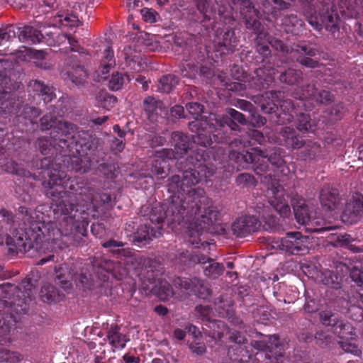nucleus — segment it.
I'll use <instances>...</instances> for the list:
<instances>
[{
    "label": "nucleus",
    "mask_w": 363,
    "mask_h": 363,
    "mask_svg": "<svg viewBox=\"0 0 363 363\" xmlns=\"http://www.w3.org/2000/svg\"><path fill=\"white\" fill-rule=\"evenodd\" d=\"M29 91H33L42 97L45 103L51 101L55 97L53 87L48 86L43 82L38 80H33L28 84Z\"/></svg>",
    "instance_id": "obj_23"
},
{
    "label": "nucleus",
    "mask_w": 363,
    "mask_h": 363,
    "mask_svg": "<svg viewBox=\"0 0 363 363\" xmlns=\"http://www.w3.org/2000/svg\"><path fill=\"white\" fill-rule=\"evenodd\" d=\"M237 46V40L235 37V33L233 30L226 31L223 38V41L218 43L216 47V51L220 52V55L228 54L235 50Z\"/></svg>",
    "instance_id": "obj_27"
},
{
    "label": "nucleus",
    "mask_w": 363,
    "mask_h": 363,
    "mask_svg": "<svg viewBox=\"0 0 363 363\" xmlns=\"http://www.w3.org/2000/svg\"><path fill=\"white\" fill-rule=\"evenodd\" d=\"M114 65L115 60L113 58V50L110 47H108L104 51L100 67L97 71L99 77L101 79H106V74L109 72L110 69Z\"/></svg>",
    "instance_id": "obj_28"
},
{
    "label": "nucleus",
    "mask_w": 363,
    "mask_h": 363,
    "mask_svg": "<svg viewBox=\"0 0 363 363\" xmlns=\"http://www.w3.org/2000/svg\"><path fill=\"white\" fill-rule=\"evenodd\" d=\"M1 40L3 41H9L16 36V32L14 28L12 26H9L6 28L0 30Z\"/></svg>",
    "instance_id": "obj_54"
},
{
    "label": "nucleus",
    "mask_w": 363,
    "mask_h": 363,
    "mask_svg": "<svg viewBox=\"0 0 363 363\" xmlns=\"http://www.w3.org/2000/svg\"><path fill=\"white\" fill-rule=\"evenodd\" d=\"M326 9H325L320 13V16L318 17L316 16H311L308 17V23L314 27L315 29L320 30L323 27H324L327 30L334 33L337 30H338V21L339 17L337 13L333 9V6L330 5L325 6Z\"/></svg>",
    "instance_id": "obj_15"
},
{
    "label": "nucleus",
    "mask_w": 363,
    "mask_h": 363,
    "mask_svg": "<svg viewBox=\"0 0 363 363\" xmlns=\"http://www.w3.org/2000/svg\"><path fill=\"white\" fill-rule=\"evenodd\" d=\"M238 159L243 160L246 164H252L254 171L258 175L267 173L269 164L277 168L281 167L284 164V160L279 154L274 152L268 155L257 148H253L251 152H246L245 154H239Z\"/></svg>",
    "instance_id": "obj_8"
},
{
    "label": "nucleus",
    "mask_w": 363,
    "mask_h": 363,
    "mask_svg": "<svg viewBox=\"0 0 363 363\" xmlns=\"http://www.w3.org/2000/svg\"><path fill=\"white\" fill-rule=\"evenodd\" d=\"M46 173L49 177L48 182L45 181L49 187L46 194L52 199L53 212L58 223H63L64 226L67 223L68 227H72L74 231L83 235L84 229L77 218V194L69 191L74 190V181L67 179L65 173L60 170H48Z\"/></svg>",
    "instance_id": "obj_4"
},
{
    "label": "nucleus",
    "mask_w": 363,
    "mask_h": 363,
    "mask_svg": "<svg viewBox=\"0 0 363 363\" xmlns=\"http://www.w3.org/2000/svg\"><path fill=\"white\" fill-rule=\"evenodd\" d=\"M144 107L148 117L152 120L154 114L158 113L159 110H162V103L160 101L156 100L153 97H147L144 100Z\"/></svg>",
    "instance_id": "obj_34"
},
{
    "label": "nucleus",
    "mask_w": 363,
    "mask_h": 363,
    "mask_svg": "<svg viewBox=\"0 0 363 363\" xmlns=\"http://www.w3.org/2000/svg\"><path fill=\"white\" fill-rule=\"evenodd\" d=\"M275 74V72H272L266 68H259L255 71L252 76L246 77L245 84L234 82L229 84L226 83L225 86L228 90L233 91H240L247 87L259 90L267 87Z\"/></svg>",
    "instance_id": "obj_12"
},
{
    "label": "nucleus",
    "mask_w": 363,
    "mask_h": 363,
    "mask_svg": "<svg viewBox=\"0 0 363 363\" xmlns=\"http://www.w3.org/2000/svg\"><path fill=\"white\" fill-rule=\"evenodd\" d=\"M269 245L272 249L291 255H305L312 246V238L300 232L288 233L285 238L273 239Z\"/></svg>",
    "instance_id": "obj_9"
},
{
    "label": "nucleus",
    "mask_w": 363,
    "mask_h": 363,
    "mask_svg": "<svg viewBox=\"0 0 363 363\" xmlns=\"http://www.w3.org/2000/svg\"><path fill=\"white\" fill-rule=\"evenodd\" d=\"M296 127L298 130L303 133L314 131V124L310 120L309 116L307 114H300L297 118Z\"/></svg>",
    "instance_id": "obj_37"
},
{
    "label": "nucleus",
    "mask_w": 363,
    "mask_h": 363,
    "mask_svg": "<svg viewBox=\"0 0 363 363\" xmlns=\"http://www.w3.org/2000/svg\"><path fill=\"white\" fill-rule=\"evenodd\" d=\"M163 234V228L161 226L156 227L148 226L147 225H140L135 233V240L137 242H143L152 238H157Z\"/></svg>",
    "instance_id": "obj_24"
},
{
    "label": "nucleus",
    "mask_w": 363,
    "mask_h": 363,
    "mask_svg": "<svg viewBox=\"0 0 363 363\" xmlns=\"http://www.w3.org/2000/svg\"><path fill=\"white\" fill-rule=\"evenodd\" d=\"M190 348L193 352L197 354H202L206 352L205 345L200 342L191 344Z\"/></svg>",
    "instance_id": "obj_60"
},
{
    "label": "nucleus",
    "mask_w": 363,
    "mask_h": 363,
    "mask_svg": "<svg viewBox=\"0 0 363 363\" xmlns=\"http://www.w3.org/2000/svg\"><path fill=\"white\" fill-rule=\"evenodd\" d=\"M320 281L325 285L333 288H339L342 281V275L335 274L330 270H325L321 273Z\"/></svg>",
    "instance_id": "obj_31"
},
{
    "label": "nucleus",
    "mask_w": 363,
    "mask_h": 363,
    "mask_svg": "<svg viewBox=\"0 0 363 363\" xmlns=\"http://www.w3.org/2000/svg\"><path fill=\"white\" fill-rule=\"evenodd\" d=\"M72 125L67 122L58 121L57 125L54 128L51 132L52 141L43 138L38 140L37 145L42 154L47 155L49 153L52 147H55V145H58L62 150L66 147L69 150L71 156L77 157L80 155L79 151L77 148L78 145L82 147V144H78L76 142L75 150L76 152L73 150V147L71 146L72 142L69 141V138L68 135L70 134V130H72Z\"/></svg>",
    "instance_id": "obj_6"
},
{
    "label": "nucleus",
    "mask_w": 363,
    "mask_h": 363,
    "mask_svg": "<svg viewBox=\"0 0 363 363\" xmlns=\"http://www.w3.org/2000/svg\"><path fill=\"white\" fill-rule=\"evenodd\" d=\"M125 62L130 70L135 72H138L141 69V64L139 61L138 56L130 57V56L125 57Z\"/></svg>",
    "instance_id": "obj_52"
},
{
    "label": "nucleus",
    "mask_w": 363,
    "mask_h": 363,
    "mask_svg": "<svg viewBox=\"0 0 363 363\" xmlns=\"http://www.w3.org/2000/svg\"><path fill=\"white\" fill-rule=\"evenodd\" d=\"M267 196L270 205L283 217L288 216L291 208L288 203V196L282 186L277 181H272L267 187Z\"/></svg>",
    "instance_id": "obj_13"
},
{
    "label": "nucleus",
    "mask_w": 363,
    "mask_h": 363,
    "mask_svg": "<svg viewBox=\"0 0 363 363\" xmlns=\"http://www.w3.org/2000/svg\"><path fill=\"white\" fill-rule=\"evenodd\" d=\"M199 171L197 172H200V176L204 177L206 178L210 177L216 172V167L211 162H206L202 165V167L199 169Z\"/></svg>",
    "instance_id": "obj_51"
},
{
    "label": "nucleus",
    "mask_w": 363,
    "mask_h": 363,
    "mask_svg": "<svg viewBox=\"0 0 363 363\" xmlns=\"http://www.w3.org/2000/svg\"><path fill=\"white\" fill-rule=\"evenodd\" d=\"M120 330L121 328L118 325H111L106 332V340L113 352L123 349L129 341V338Z\"/></svg>",
    "instance_id": "obj_18"
},
{
    "label": "nucleus",
    "mask_w": 363,
    "mask_h": 363,
    "mask_svg": "<svg viewBox=\"0 0 363 363\" xmlns=\"http://www.w3.org/2000/svg\"><path fill=\"white\" fill-rule=\"evenodd\" d=\"M267 42L271 45L272 48H274L277 50H280L281 52H297L298 54H304L309 56H314L316 53V50L311 46L307 45H296L295 47H291L289 48L287 46L284 45V44L278 39L270 38L269 37L267 38Z\"/></svg>",
    "instance_id": "obj_19"
},
{
    "label": "nucleus",
    "mask_w": 363,
    "mask_h": 363,
    "mask_svg": "<svg viewBox=\"0 0 363 363\" xmlns=\"http://www.w3.org/2000/svg\"><path fill=\"white\" fill-rule=\"evenodd\" d=\"M188 112L195 118V121L189 123V129L194 134L192 140L194 143L206 147L211 145L212 138L211 133L223 128L224 124H228L227 116L209 113L208 116H203L201 119L198 117L203 113V106L198 103H189L186 104Z\"/></svg>",
    "instance_id": "obj_5"
},
{
    "label": "nucleus",
    "mask_w": 363,
    "mask_h": 363,
    "mask_svg": "<svg viewBox=\"0 0 363 363\" xmlns=\"http://www.w3.org/2000/svg\"><path fill=\"white\" fill-rule=\"evenodd\" d=\"M21 360V357L17 352H10L0 347V361L16 363Z\"/></svg>",
    "instance_id": "obj_45"
},
{
    "label": "nucleus",
    "mask_w": 363,
    "mask_h": 363,
    "mask_svg": "<svg viewBox=\"0 0 363 363\" xmlns=\"http://www.w3.org/2000/svg\"><path fill=\"white\" fill-rule=\"evenodd\" d=\"M178 84L177 78L173 74L163 76L159 81L158 90L162 92L169 93Z\"/></svg>",
    "instance_id": "obj_33"
},
{
    "label": "nucleus",
    "mask_w": 363,
    "mask_h": 363,
    "mask_svg": "<svg viewBox=\"0 0 363 363\" xmlns=\"http://www.w3.org/2000/svg\"><path fill=\"white\" fill-rule=\"evenodd\" d=\"M166 160H169V159L165 157L160 158V157H157V152L155 153V159H154L152 167V172L153 174H155L157 176L160 175L162 177H165L166 166L164 164L166 163Z\"/></svg>",
    "instance_id": "obj_40"
},
{
    "label": "nucleus",
    "mask_w": 363,
    "mask_h": 363,
    "mask_svg": "<svg viewBox=\"0 0 363 363\" xmlns=\"http://www.w3.org/2000/svg\"><path fill=\"white\" fill-rule=\"evenodd\" d=\"M228 113L230 118H229L228 116H226L228 118V124H227V125L231 130H236V128L238 126L234 122H233L231 121V119L237 121L238 122H239L241 124L246 123V120H245L244 115L242 113L238 112V111H236L233 108H229L228 110ZM223 116H225L224 115H223ZM225 125H226V123L224 124V125L223 127H224Z\"/></svg>",
    "instance_id": "obj_38"
},
{
    "label": "nucleus",
    "mask_w": 363,
    "mask_h": 363,
    "mask_svg": "<svg viewBox=\"0 0 363 363\" xmlns=\"http://www.w3.org/2000/svg\"><path fill=\"white\" fill-rule=\"evenodd\" d=\"M315 340L320 346H330L332 343V337L325 332L317 333Z\"/></svg>",
    "instance_id": "obj_53"
},
{
    "label": "nucleus",
    "mask_w": 363,
    "mask_h": 363,
    "mask_svg": "<svg viewBox=\"0 0 363 363\" xmlns=\"http://www.w3.org/2000/svg\"><path fill=\"white\" fill-rule=\"evenodd\" d=\"M320 201L324 207L329 210L335 208L340 202V198L337 189L330 186H324L320 194Z\"/></svg>",
    "instance_id": "obj_22"
},
{
    "label": "nucleus",
    "mask_w": 363,
    "mask_h": 363,
    "mask_svg": "<svg viewBox=\"0 0 363 363\" xmlns=\"http://www.w3.org/2000/svg\"><path fill=\"white\" fill-rule=\"evenodd\" d=\"M236 183L241 186H255V181L254 177L248 173L239 174L236 178Z\"/></svg>",
    "instance_id": "obj_49"
},
{
    "label": "nucleus",
    "mask_w": 363,
    "mask_h": 363,
    "mask_svg": "<svg viewBox=\"0 0 363 363\" xmlns=\"http://www.w3.org/2000/svg\"><path fill=\"white\" fill-rule=\"evenodd\" d=\"M98 106L106 109L112 108L116 102V98L108 94L106 91H101L96 96Z\"/></svg>",
    "instance_id": "obj_35"
},
{
    "label": "nucleus",
    "mask_w": 363,
    "mask_h": 363,
    "mask_svg": "<svg viewBox=\"0 0 363 363\" xmlns=\"http://www.w3.org/2000/svg\"><path fill=\"white\" fill-rule=\"evenodd\" d=\"M333 332L340 338L349 339L353 338L355 335L353 327L348 323H345L342 320L335 326L333 329Z\"/></svg>",
    "instance_id": "obj_32"
},
{
    "label": "nucleus",
    "mask_w": 363,
    "mask_h": 363,
    "mask_svg": "<svg viewBox=\"0 0 363 363\" xmlns=\"http://www.w3.org/2000/svg\"><path fill=\"white\" fill-rule=\"evenodd\" d=\"M172 204V201L167 206V211H165L166 204L160 205L155 204L154 207L152 208L151 211L149 215V219L152 224H154L156 229V227L161 226L162 228V223L164 220V218H167V223L171 225L172 228L174 229L175 226V223L180 224L182 222H189L191 218L189 216H186V211L185 208H182L179 204H177V208H174L173 212L169 210L170 206Z\"/></svg>",
    "instance_id": "obj_10"
},
{
    "label": "nucleus",
    "mask_w": 363,
    "mask_h": 363,
    "mask_svg": "<svg viewBox=\"0 0 363 363\" xmlns=\"http://www.w3.org/2000/svg\"><path fill=\"white\" fill-rule=\"evenodd\" d=\"M337 344L345 352L351 353L356 356L361 354V350L354 343L350 342H338Z\"/></svg>",
    "instance_id": "obj_50"
},
{
    "label": "nucleus",
    "mask_w": 363,
    "mask_h": 363,
    "mask_svg": "<svg viewBox=\"0 0 363 363\" xmlns=\"http://www.w3.org/2000/svg\"><path fill=\"white\" fill-rule=\"evenodd\" d=\"M223 271L224 267L222 264L211 261V263L205 267L204 274L207 277L216 278L221 275Z\"/></svg>",
    "instance_id": "obj_44"
},
{
    "label": "nucleus",
    "mask_w": 363,
    "mask_h": 363,
    "mask_svg": "<svg viewBox=\"0 0 363 363\" xmlns=\"http://www.w3.org/2000/svg\"><path fill=\"white\" fill-rule=\"evenodd\" d=\"M140 13L143 20L150 23L157 22L160 18L158 13L152 9L144 8L140 10Z\"/></svg>",
    "instance_id": "obj_48"
},
{
    "label": "nucleus",
    "mask_w": 363,
    "mask_h": 363,
    "mask_svg": "<svg viewBox=\"0 0 363 363\" xmlns=\"http://www.w3.org/2000/svg\"><path fill=\"white\" fill-rule=\"evenodd\" d=\"M363 216V195L354 193L348 200L342 215L343 222L352 224Z\"/></svg>",
    "instance_id": "obj_16"
},
{
    "label": "nucleus",
    "mask_w": 363,
    "mask_h": 363,
    "mask_svg": "<svg viewBox=\"0 0 363 363\" xmlns=\"http://www.w3.org/2000/svg\"><path fill=\"white\" fill-rule=\"evenodd\" d=\"M297 61L306 67L314 68L318 66L317 61L307 57H298Z\"/></svg>",
    "instance_id": "obj_58"
},
{
    "label": "nucleus",
    "mask_w": 363,
    "mask_h": 363,
    "mask_svg": "<svg viewBox=\"0 0 363 363\" xmlns=\"http://www.w3.org/2000/svg\"><path fill=\"white\" fill-rule=\"evenodd\" d=\"M55 18H57L59 23L65 26L76 27L80 24V21L75 14L69 15L59 13L57 16H55Z\"/></svg>",
    "instance_id": "obj_42"
},
{
    "label": "nucleus",
    "mask_w": 363,
    "mask_h": 363,
    "mask_svg": "<svg viewBox=\"0 0 363 363\" xmlns=\"http://www.w3.org/2000/svg\"><path fill=\"white\" fill-rule=\"evenodd\" d=\"M267 344L270 347L269 348H267V350L269 352H272L274 349L278 348L280 345L279 343V338L277 335H271L269 337V341L267 342Z\"/></svg>",
    "instance_id": "obj_61"
},
{
    "label": "nucleus",
    "mask_w": 363,
    "mask_h": 363,
    "mask_svg": "<svg viewBox=\"0 0 363 363\" xmlns=\"http://www.w3.org/2000/svg\"><path fill=\"white\" fill-rule=\"evenodd\" d=\"M40 297L44 302L58 301L62 298L58 290L50 284L44 285L42 287Z\"/></svg>",
    "instance_id": "obj_30"
},
{
    "label": "nucleus",
    "mask_w": 363,
    "mask_h": 363,
    "mask_svg": "<svg viewBox=\"0 0 363 363\" xmlns=\"http://www.w3.org/2000/svg\"><path fill=\"white\" fill-rule=\"evenodd\" d=\"M59 271H56V276L59 281V283L60 284V286L64 289H68L71 287V283L69 281L67 280V277H65V275H62V274H58Z\"/></svg>",
    "instance_id": "obj_59"
},
{
    "label": "nucleus",
    "mask_w": 363,
    "mask_h": 363,
    "mask_svg": "<svg viewBox=\"0 0 363 363\" xmlns=\"http://www.w3.org/2000/svg\"><path fill=\"white\" fill-rule=\"evenodd\" d=\"M201 179L200 172L194 169L184 171L182 176L174 175L171 177L168 184V191L173 195L171 196L172 204L169 210L174 213L173 209L179 204L185 208L186 216L195 220L196 233L200 235V231L213 225L219 217L218 208L212 204L206 203L201 211V204L206 198L203 196L204 190L202 188L192 186L199 183Z\"/></svg>",
    "instance_id": "obj_3"
},
{
    "label": "nucleus",
    "mask_w": 363,
    "mask_h": 363,
    "mask_svg": "<svg viewBox=\"0 0 363 363\" xmlns=\"http://www.w3.org/2000/svg\"><path fill=\"white\" fill-rule=\"evenodd\" d=\"M171 114L176 118L184 117V109L182 106L176 105L171 108Z\"/></svg>",
    "instance_id": "obj_63"
},
{
    "label": "nucleus",
    "mask_w": 363,
    "mask_h": 363,
    "mask_svg": "<svg viewBox=\"0 0 363 363\" xmlns=\"http://www.w3.org/2000/svg\"><path fill=\"white\" fill-rule=\"evenodd\" d=\"M19 212L24 215V228L16 230L11 236H7L6 244L9 251L12 253L26 252L31 248L37 250H53L61 247L62 236L78 237L79 233L72 227L64 226L63 223L59 227L55 223H44L40 220L42 213L35 211H28L21 206Z\"/></svg>",
    "instance_id": "obj_2"
},
{
    "label": "nucleus",
    "mask_w": 363,
    "mask_h": 363,
    "mask_svg": "<svg viewBox=\"0 0 363 363\" xmlns=\"http://www.w3.org/2000/svg\"><path fill=\"white\" fill-rule=\"evenodd\" d=\"M204 152L205 150L203 149H196L188 157V162L194 167L200 169L206 161Z\"/></svg>",
    "instance_id": "obj_36"
},
{
    "label": "nucleus",
    "mask_w": 363,
    "mask_h": 363,
    "mask_svg": "<svg viewBox=\"0 0 363 363\" xmlns=\"http://www.w3.org/2000/svg\"><path fill=\"white\" fill-rule=\"evenodd\" d=\"M61 76L65 81H70L73 84L79 85L86 81L87 73L82 66H68L62 71Z\"/></svg>",
    "instance_id": "obj_20"
},
{
    "label": "nucleus",
    "mask_w": 363,
    "mask_h": 363,
    "mask_svg": "<svg viewBox=\"0 0 363 363\" xmlns=\"http://www.w3.org/2000/svg\"><path fill=\"white\" fill-rule=\"evenodd\" d=\"M280 143L293 149H298L303 145V140L296 135L295 131L290 127H284L280 132Z\"/></svg>",
    "instance_id": "obj_25"
},
{
    "label": "nucleus",
    "mask_w": 363,
    "mask_h": 363,
    "mask_svg": "<svg viewBox=\"0 0 363 363\" xmlns=\"http://www.w3.org/2000/svg\"><path fill=\"white\" fill-rule=\"evenodd\" d=\"M295 98L301 100L312 99L317 103L323 104L331 100V95L328 91H318L313 86H308L306 89H301L300 94H295Z\"/></svg>",
    "instance_id": "obj_21"
},
{
    "label": "nucleus",
    "mask_w": 363,
    "mask_h": 363,
    "mask_svg": "<svg viewBox=\"0 0 363 363\" xmlns=\"http://www.w3.org/2000/svg\"><path fill=\"white\" fill-rule=\"evenodd\" d=\"M350 277L359 286L363 284V272L360 269L354 268L350 272Z\"/></svg>",
    "instance_id": "obj_56"
},
{
    "label": "nucleus",
    "mask_w": 363,
    "mask_h": 363,
    "mask_svg": "<svg viewBox=\"0 0 363 363\" xmlns=\"http://www.w3.org/2000/svg\"><path fill=\"white\" fill-rule=\"evenodd\" d=\"M40 113L38 108L26 106L20 114L17 115V120L21 122V119H28L30 122L32 120L37 118Z\"/></svg>",
    "instance_id": "obj_43"
},
{
    "label": "nucleus",
    "mask_w": 363,
    "mask_h": 363,
    "mask_svg": "<svg viewBox=\"0 0 363 363\" xmlns=\"http://www.w3.org/2000/svg\"><path fill=\"white\" fill-rule=\"evenodd\" d=\"M4 169L9 173L18 174L22 177H26L27 174H29L12 160L8 161L6 164H5Z\"/></svg>",
    "instance_id": "obj_46"
},
{
    "label": "nucleus",
    "mask_w": 363,
    "mask_h": 363,
    "mask_svg": "<svg viewBox=\"0 0 363 363\" xmlns=\"http://www.w3.org/2000/svg\"><path fill=\"white\" fill-rule=\"evenodd\" d=\"M55 121L53 119L52 116H44L40 119V125L41 128L43 130H49L53 127Z\"/></svg>",
    "instance_id": "obj_55"
},
{
    "label": "nucleus",
    "mask_w": 363,
    "mask_h": 363,
    "mask_svg": "<svg viewBox=\"0 0 363 363\" xmlns=\"http://www.w3.org/2000/svg\"><path fill=\"white\" fill-rule=\"evenodd\" d=\"M294 211L296 221L301 225H308L313 226L314 219L311 216L308 206L305 204L304 201H298L297 205H294Z\"/></svg>",
    "instance_id": "obj_26"
},
{
    "label": "nucleus",
    "mask_w": 363,
    "mask_h": 363,
    "mask_svg": "<svg viewBox=\"0 0 363 363\" xmlns=\"http://www.w3.org/2000/svg\"><path fill=\"white\" fill-rule=\"evenodd\" d=\"M124 245L123 242L113 239L102 243V246L106 248H118L117 250H113L112 252L117 254L120 257H124V262L127 265L128 269L135 272L140 282L141 289L145 294L152 293L162 301H167L174 296L182 298L186 291L198 294L203 298H206L210 294L208 286L205 285L203 281L197 278H178L174 281V286L175 287H179L180 291L178 293L174 291L167 282L159 281L157 277L160 273L158 271L153 270L151 266L147 265L149 261L139 256L129 248L120 249Z\"/></svg>",
    "instance_id": "obj_1"
},
{
    "label": "nucleus",
    "mask_w": 363,
    "mask_h": 363,
    "mask_svg": "<svg viewBox=\"0 0 363 363\" xmlns=\"http://www.w3.org/2000/svg\"><path fill=\"white\" fill-rule=\"evenodd\" d=\"M252 346L259 350L266 351L267 350V348H269L270 347L267 344L265 341L261 340L257 341L255 340L252 341L251 343Z\"/></svg>",
    "instance_id": "obj_64"
},
{
    "label": "nucleus",
    "mask_w": 363,
    "mask_h": 363,
    "mask_svg": "<svg viewBox=\"0 0 363 363\" xmlns=\"http://www.w3.org/2000/svg\"><path fill=\"white\" fill-rule=\"evenodd\" d=\"M130 80V78L128 75L124 77L122 74L116 72V74H113L109 81V88L113 91H118L123 86V84Z\"/></svg>",
    "instance_id": "obj_39"
},
{
    "label": "nucleus",
    "mask_w": 363,
    "mask_h": 363,
    "mask_svg": "<svg viewBox=\"0 0 363 363\" xmlns=\"http://www.w3.org/2000/svg\"><path fill=\"white\" fill-rule=\"evenodd\" d=\"M18 38L23 42H30L32 43H40L43 38L41 31L34 29L33 27L27 26L21 30Z\"/></svg>",
    "instance_id": "obj_29"
},
{
    "label": "nucleus",
    "mask_w": 363,
    "mask_h": 363,
    "mask_svg": "<svg viewBox=\"0 0 363 363\" xmlns=\"http://www.w3.org/2000/svg\"><path fill=\"white\" fill-rule=\"evenodd\" d=\"M12 69L11 60L0 59V113L17 114L21 108L20 102L11 97L9 86L11 80L8 73Z\"/></svg>",
    "instance_id": "obj_7"
},
{
    "label": "nucleus",
    "mask_w": 363,
    "mask_h": 363,
    "mask_svg": "<svg viewBox=\"0 0 363 363\" xmlns=\"http://www.w3.org/2000/svg\"><path fill=\"white\" fill-rule=\"evenodd\" d=\"M235 106L240 108V109L247 111H251L252 108V104L250 102L243 99L238 100Z\"/></svg>",
    "instance_id": "obj_62"
},
{
    "label": "nucleus",
    "mask_w": 363,
    "mask_h": 363,
    "mask_svg": "<svg viewBox=\"0 0 363 363\" xmlns=\"http://www.w3.org/2000/svg\"><path fill=\"white\" fill-rule=\"evenodd\" d=\"M58 40L61 42H64L65 40H67L69 45H70L71 50L76 51V47L77 45V41L70 35L67 34H62L60 35H58Z\"/></svg>",
    "instance_id": "obj_57"
},
{
    "label": "nucleus",
    "mask_w": 363,
    "mask_h": 363,
    "mask_svg": "<svg viewBox=\"0 0 363 363\" xmlns=\"http://www.w3.org/2000/svg\"><path fill=\"white\" fill-rule=\"evenodd\" d=\"M301 77V72L294 69H289L279 75V79L282 82L289 84L296 83Z\"/></svg>",
    "instance_id": "obj_41"
},
{
    "label": "nucleus",
    "mask_w": 363,
    "mask_h": 363,
    "mask_svg": "<svg viewBox=\"0 0 363 363\" xmlns=\"http://www.w3.org/2000/svg\"><path fill=\"white\" fill-rule=\"evenodd\" d=\"M260 222L255 216H247L239 218L232 225V231L238 237H245L251 232L257 231Z\"/></svg>",
    "instance_id": "obj_17"
},
{
    "label": "nucleus",
    "mask_w": 363,
    "mask_h": 363,
    "mask_svg": "<svg viewBox=\"0 0 363 363\" xmlns=\"http://www.w3.org/2000/svg\"><path fill=\"white\" fill-rule=\"evenodd\" d=\"M320 320L325 325L333 326V329L340 322L337 317L330 311H323L320 314Z\"/></svg>",
    "instance_id": "obj_47"
},
{
    "label": "nucleus",
    "mask_w": 363,
    "mask_h": 363,
    "mask_svg": "<svg viewBox=\"0 0 363 363\" xmlns=\"http://www.w3.org/2000/svg\"><path fill=\"white\" fill-rule=\"evenodd\" d=\"M282 97V93L280 91L265 92L262 96L260 106L262 110L266 113H275L280 108L283 114L286 116V120L289 121L293 117L291 113L294 111V107L291 99L283 100Z\"/></svg>",
    "instance_id": "obj_11"
},
{
    "label": "nucleus",
    "mask_w": 363,
    "mask_h": 363,
    "mask_svg": "<svg viewBox=\"0 0 363 363\" xmlns=\"http://www.w3.org/2000/svg\"><path fill=\"white\" fill-rule=\"evenodd\" d=\"M172 144L174 150L162 149L157 151V157H167L168 159H179L185 155L190 148V141L187 135L180 132H174L172 134Z\"/></svg>",
    "instance_id": "obj_14"
}]
</instances>
